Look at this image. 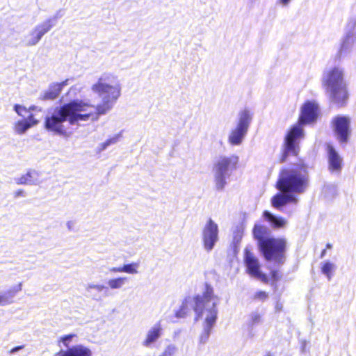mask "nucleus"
Masks as SVG:
<instances>
[{
    "label": "nucleus",
    "instance_id": "f257e3e1",
    "mask_svg": "<svg viewBox=\"0 0 356 356\" xmlns=\"http://www.w3.org/2000/svg\"><path fill=\"white\" fill-rule=\"evenodd\" d=\"M92 90L98 95L103 96L102 103L97 105L95 113H88L85 114L79 113L86 111L87 108H93L94 106L78 100H73L67 103V105L70 107L69 119L70 124H74L79 121L88 120L90 117L97 120L100 115L106 114L111 109L113 104L120 96L121 87L114 75L105 73L92 86Z\"/></svg>",
    "mask_w": 356,
    "mask_h": 356
},
{
    "label": "nucleus",
    "instance_id": "f03ea898",
    "mask_svg": "<svg viewBox=\"0 0 356 356\" xmlns=\"http://www.w3.org/2000/svg\"><path fill=\"white\" fill-rule=\"evenodd\" d=\"M270 231L264 225L256 224L252 235L265 260L282 265L285 261L287 241L284 237L268 236Z\"/></svg>",
    "mask_w": 356,
    "mask_h": 356
},
{
    "label": "nucleus",
    "instance_id": "7ed1b4c3",
    "mask_svg": "<svg viewBox=\"0 0 356 356\" xmlns=\"http://www.w3.org/2000/svg\"><path fill=\"white\" fill-rule=\"evenodd\" d=\"M309 180L306 165L300 163L281 169L275 186L284 193L301 194L307 190Z\"/></svg>",
    "mask_w": 356,
    "mask_h": 356
},
{
    "label": "nucleus",
    "instance_id": "20e7f679",
    "mask_svg": "<svg viewBox=\"0 0 356 356\" xmlns=\"http://www.w3.org/2000/svg\"><path fill=\"white\" fill-rule=\"evenodd\" d=\"M322 86L332 104L338 107L347 104L350 94L344 81L343 69L334 67L326 70L322 78Z\"/></svg>",
    "mask_w": 356,
    "mask_h": 356
},
{
    "label": "nucleus",
    "instance_id": "39448f33",
    "mask_svg": "<svg viewBox=\"0 0 356 356\" xmlns=\"http://www.w3.org/2000/svg\"><path fill=\"white\" fill-rule=\"evenodd\" d=\"M304 138L305 131L302 127L296 124L289 128L284 136L280 163H284L289 155L297 156L299 154L300 141Z\"/></svg>",
    "mask_w": 356,
    "mask_h": 356
},
{
    "label": "nucleus",
    "instance_id": "423d86ee",
    "mask_svg": "<svg viewBox=\"0 0 356 356\" xmlns=\"http://www.w3.org/2000/svg\"><path fill=\"white\" fill-rule=\"evenodd\" d=\"M70 108V106H67V104L57 108L55 113L46 118L44 122L45 128L54 133L65 135L67 134V129L63 124L66 121L69 122Z\"/></svg>",
    "mask_w": 356,
    "mask_h": 356
},
{
    "label": "nucleus",
    "instance_id": "0eeeda50",
    "mask_svg": "<svg viewBox=\"0 0 356 356\" xmlns=\"http://www.w3.org/2000/svg\"><path fill=\"white\" fill-rule=\"evenodd\" d=\"M76 337L75 334H68L60 337L58 339V344L62 343L65 350H60L55 356H92V350L83 344H76L70 346V341Z\"/></svg>",
    "mask_w": 356,
    "mask_h": 356
},
{
    "label": "nucleus",
    "instance_id": "6e6552de",
    "mask_svg": "<svg viewBox=\"0 0 356 356\" xmlns=\"http://www.w3.org/2000/svg\"><path fill=\"white\" fill-rule=\"evenodd\" d=\"M238 162V156H221L214 164L216 181L218 188H222L225 184V177L229 171L236 169Z\"/></svg>",
    "mask_w": 356,
    "mask_h": 356
},
{
    "label": "nucleus",
    "instance_id": "1a4fd4ad",
    "mask_svg": "<svg viewBox=\"0 0 356 356\" xmlns=\"http://www.w3.org/2000/svg\"><path fill=\"white\" fill-rule=\"evenodd\" d=\"M252 117L249 111L245 109L239 113L236 127L233 129L228 137L229 143L232 145H240L246 135Z\"/></svg>",
    "mask_w": 356,
    "mask_h": 356
},
{
    "label": "nucleus",
    "instance_id": "9d476101",
    "mask_svg": "<svg viewBox=\"0 0 356 356\" xmlns=\"http://www.w3.org/2000/svg\"><path fill=\"white\" fill-rule=\"evenodd\" d=\"M243 261L249 275L259 279L264 284L268 283L269 279L267 275L260 270L261 266L258 258L248 248L244 250Z\"/></svg>",
    "mask_w": 356,
    "mask_h": 356
},
{
    "label": "nucleus",
    "instance_id": "9b49d317",
    "mask_svg": "<svg viewBox=\"0 0 356 356\" xmlns=\"http://www.w3.org/2000/svg\"><path fill=\"white\" fill-rule=\"evenodd\" d=\"M214 295L213 289L209 284H205L204 291L202 295H196L193 297L194 306L193 310L195 312V321L202 318L204 309L208 303L216 299Z\"/></svg>",
    "mask_w": 356,
    "mask_h": 356
},
{
    "label": "nucleus",
    "instance_id": "f8f14e48",
    "mask_svg": "<svg viewBox=\"0 0 356 356\" xmlns=\"http://www.w3.org/2000/svg\"><path fill=\"white\" fill-rule=\"evenodd\" d=\"M333 130L341 143H346L351 133L350 120L347 116L337 115L331 122Z\"/></svg>",
    "mask_w": 356,
    "mask_h": 356
},
{
    "label": "nucleus",
    "instance_id": "ddd939ff",
    "mask_svg": "<svg viewBox=\"0 0 356 356\" xmlns=\"http://www.w3.org/2000/svg\"><path fill=\"white\" fill-rule=\"evenodd\" d=\"M318 113V106L317 104L313 102H305L302 108L299 115L297 124L302 127L303 125L314 122Z\"/></svg>",
    "mask_w": 356,
    "mask_h": 356
},
{
    "label": "nucleus",
    "instance_id": "4468645a",
    "mask_svg": "<svg viewBox=\"0 0 356 356\" xmlns=\"http://www.w3.org/2000/svg\"><path fill=\"white\" fill-rule=\"evenodd\" d=\"M203 244L207 251L213 249L218 238V227L211 218L208 220L203 229Z\"/></svg>",
    "mask_w": 356,
    "mask_h": 356
},
{
    "label": "nucleus",
    "instance_id": "2eb2a0df",
    "mask_svg": "<svg viewBox=\"0 0 356 356\" xmlns=\"http://www.w3.org/2000/svg\"><path fill=\"white\" fill-rule=\"evenodd\" d=\"M207 316L204 322V330L200 337L201 343H205L210 335L212 327L216 323L218 316L216 303L213 302L212 306L206 309Z\"/></svg>",
    "mask_w": 356,
    "mask_h": 356
},
{
    "label": "nucleus",
    "instance_id": "dca6fc26",
    "mask_svg": "<svg viewBox=\"0 0 356 356\" xmlns=\"http://www.w3.org/2000/svg\"><path fill=\"white\" fill-rule=\"evenodd\" d=\"M328 170L340 173L343 168V159L331 144L326 145Z\"/></svg>",
    "mask_w": 356,
    "mask_h": 356
},
{
    "label": "nucleus",
    "instance_id": "f3484780",
    "mask_svg": "<svg viewBox=\"0 0 356 356\" xmlns=\"http://www.w3.org/2000/svg\"><path fill=\"white\" fill-rule=\"evenodd\" d=\"M271 205L275 209L281 210L282 208L289 202H296V199L289 193H277L271 198Z\"/></svg>",
    "mask_w": 356,
    "mask_h": 356
},
{
    "label": "nucleus",
    "instance_id": "a211bd4d",
    "mask_svg": "<svg viewBox=\"0 0 356 356\" xmlns=\"http://www.w3.org/2000/svg\"><path fill=\"white\" fill-rule=\"evenodd\" d=\"M53 26L50 20L46 21L42 24L37 26L31 32V40L29 42V44L34 45L38 43L41 38L47 33Z\"/></svg>",
    "mask_w": 356,
    "mask_h": 356
},
{
    "label": "nucleus",
    "instance_id": "6ab92c4d",
    "mask_svg": "<svg viewBox=\"0 0 356 356\" xmlns=\"http://www.w3.org/2000/svg\"><path fill=\"white\" fill-rule=\"evenodd\" d=\"M67 80L60 82L56 83L49 86L48 90L44 92L41 99L42 100H53L58 97L63 88L67 85Z\"/></svg>",
    "mask_w": 356,
    "mask_h": 356
},
{
    "label": "nucleus",
    "instance_id": "aec40b11",
    "mask_svg": "<svg viewBox=\"0 0 356 356\" xmlns=\"http://www.w3.org/2000/svg\"><path fill=\"white\" fill-rule=\"evenodd\" d=\"M161 331L162 328L159 323L153 326L148 331L146 338L143 341V345L147 347L155 342L160 337Z\"/></svg>",
    "mask_w": 356,
    "mask_h": 356
},
{
    "label": "nucleus",
    "instance_id": "412c9836",
    "mask_svg": "<svg viewBox=\"0 0 356 356\" xmlns=\"http://www.w3.org/2000/svg\"><path fill=\"white\" fill-rule=\"evenodd\" d=\"M263 216L268 222L271 223L274 228L282 227L286 224V221L284 218H277L268 211H264L263 212Z\"/></svg>",
    "mask_w": 356,
    "mask_h": 356
},
{
    "label": "nucleus",
    "instance_id": "4be33fe9",
    "mask_svg": "<svg viewBox=\"0 0 356 356\" xmlns=\"http://www.w3.org/2000/svg\"><path fill=\"white\" fill-rule=\"evenodd\" d=\"M138 263H131L129 264H125L120 267H114L111 268V271L113 273H127L129 274L136 273L138 268Z\"/></svg>",
    "mask_w": 356,
    "mask_h": 356
},
{
    "label": "nucleus",
    "instance_id": "5701e85b",
    "mask_svg": "<svg viewBox=\"0 0 356 356\" xmlns=\"http://www.w3.org/2000/svg\"><path fill=\"white\" fill-rule=\"evenodd\" d=\"M31 127V124H29L27 121L19 120L15 124V129L18 134H24L27 129Z\"/></svg>",
    "mask_w": 356,
    "mask_h": 356
},
{
    "label": "nucleus",
    "instance_id": "b1692460",
    "mask_svg": "<svg viewBox=\"0 0 356 356\" xmlns=\"http://www.w3.org/2000/svg\"><path fill=\"white\" fill-rule=\"evenodd\" d=\"M188 311V303L186 300H184L179 309L175 312V316L178 318H184L186 316Z\"/></svg>",
    "mask_w": 356,
    "mask_h": 356
},
{
    "label": "nucleus",
    "instance_id": "393cba45",
    "mask_svg": "<svg viewBox=\"0 0 356 356\" xmlns=\"http://www.w3.org/2000/svg\"><path fill=\"white\" fill-rule=\"evenodd\" d=\"M268 298V293L265 291H257L251 297L252 301L264 302Z\"/></svg>",
    "mask_w": 356,
    "mask_h": 356
},
{
    "label": "nucleus",
    "instance_id": "a878e982",
    "mask_svg": "<svg viewBox=\"0 0 356 356\" xmlns=\"http://www.w3.org/2000/svg\"><path fill=\"white\" fill-rule=\"evenodd\" d=\"M126 280V277H118L110 280L108 284L111 289H119L124 284Z\"/></svg>",
    "mask_w": 356,
    "mask_h": 356
},
{
    "label": "nucleus",
    "instance_id": "bb28decb",
    "mask_svg": "<svg viewBox=\"0 0 356 356\" xmlns=\"http://www.w3.org/2000/svg\"><path fill=\"white\" fill-rule=\"evenodd\" d=\"M333 269L334 265L330 261L325 262L321 267L322 273H324L329 280L332 277V271L333 270Z\"/></svg>",
    "mask_w": 356,
    "mask_h": 356
},
{
    "label": "nucleus",
    "instance_id": "cd10ccee",
    "mask_svg": "<svg viewBox=\"0 0 356 356\" xmlns=\"http://www.w3.org/2000/svg\"><path fill=\"white\" fill-rule=\"evenodd\" d=\"M15 293L12 291H8L6 294H0V305H5L11 302L10 298L14 296Z\"/></svg>",
    "mask_w": 356,
    "mask_h": 356
},
{
    "label": "nucleus",
    "instance_id": "c85d7f7f",
    "mask_svg": "<svg viewBox=\"0 0 356 356\" xmlns=\"http://www.w3.org/2000/svg\"><path fill=\"white\" fill-rule=\"evenodd\" d=\"M32 181V174L30 172H28L26 174L21 176L19 178L18 184H28L31 183Z\"/></svg>",
    "mask_w": 356,
    "mask_h": 356
},
{
    "label": "nucleus",
    "instance_id": "c756f323",
    "mask_svg": "<svg viewBox=\"0 0 356 356\" xmlns=\"http://www.w3.org/2000/svg\"><path fill=\"white\" fill-rule=\"evenodd\" d=\"M261 321V316L259 314L252 313L250 315L249 322L251 325H254L256 324H258Z\"/></svg>",
    "mask_w": 356,
    "mask_h": 356
},
{
    "label": "nucleus",
    "instance_id": "7c9ffc66",
    "mask_svg": "<svg viewBox=\"0 0 356 356\" xmlns=\"http://www.w3.org/2000/svg\"><path fill=\"white\" fill-rule=\"evenodd\" d=\"M175 353V348L173 347H167L163 353L159 356H173Z\"/></svg>",
    "mask_w": 356,
    "mask_h": 356
},
{
    "label": "nucleus",
    "instance_id": "2f4dec72",
    "mask_svg": "<svg viewBox=\"0 0 356 356\" xmlns=\"http://www.w3.org/2000/svg\"><path fill=\"white\" fill-rule=\"evenodd\" d=\"M280 275L277 270H273L270 271V280L273 282H277L280 280Z\"/></svg>",
    "mask_w": 356,
    "mask_h": 356
},
{
    "label": "nucleus",
    "instance_id": "473e14b6",
    "mask_svg": "<svg viewBox=\"0 0 356 356\" xmlns=\"http://www.w3.org/2000/svg\"><path fill=\"white\" fill-rule=\"evenodd\" d=\"M25 120L27 121L29 124H31V127L36 125L39 122V120H35L32 114L29 115Z\"/></svg>",
    "mask_w": 356,
    "mask_h": 356
},
{
    "label": "nucleus",
    "instance_id": "72a5a7b5",
    "mask_svg": "<svg viewBox=\"0 0 356 356\" xmlns=\"http://www.w3.org/2000/svg\"><path fill=\"white\" fill-rule=\"evenodd\" d=\"M348 49V46L346 44H342V45L341 46L339 51H338V54H337V56L339 58H340L343 54Z\"/></svg>",
    "mask_w": 356,
    "mask_h": 356
},
{
    "label": "nucleus",
    "instance_id": "f704fd0d",
    "mask_svg": "<svg viewBox=\"0 0 356 356\" xmlns=\"http://www.w3.org/2000/svg\"><path fill=\"white\" fill-rule=\"evenodd\" d=\"M24 190H22V189H19V190H17L14 193V196L15 197H20V196H24Z\"/></svg>",
    "mask_w": 356,
    "mask_h": 356
},
{
    "label": "nucleus",
    "instance_id": "c9c22d12",
    "mask_svg": "<svg viewBox=\"0 0 356 356\" xmlns=\"http://www.w3.org/2000/svg\"><path fill=\"white\" fill-rule=\"evenodd\" d=\"M24 347V346L22 345V346H16V347H14L13 348H12L10 350V353H14L16 351H18L19 350H22L23 349Z\"/></svg>",
    "mask_w": 356,
    "mask_h": 356
},
{
    "label": "nucleus",
    "instance_id": "e433bc0d",
    "mask_svg": "<svg viewBox=\"0 0 356 356\" xmlns=\"http://www.w3.org/2000/svg\"><path fill=\"white\" fill-rule=\"evenodd\" d=\"M117 139L115 138H109L108 140H106V144H108V145H111V144H113L116 142Z\"/></svg>",
    "mask_w": 356,
    "mask_h": 356
},
{
    "label": "nucleus",
    "instance_id": "4c0bfd02",
    "mask_svg": "<svg viewBox=\"0 0 356 356\" xmlns=\"http://www.w3.org/2000/svg\"><path fill=\"white\" fill-rule=\"evenodd\" d=\"M107 146H108V144H106V142H104L103 143L101 144V146L99 147V150H104Z\"/></svg>",
    "mask_w": 356,
    "mask_h": 356
},
{
    "label": "nucleus",
    "instance_id": "58836bf2",
    "mask_svg": "<svg viewBox=\"0 0 356 356\" xmlns=\"http://www.w3.org/2000/svg\"><path fill=\"white\" fill-rule=\"evenodd\" d=\"M19 108H21V106L19 105L15 106V110L18 114H19Z\"/></svg>",
    "mask_w": 356,
    "mask_h": 356
},
{
    "label": "nucleus",
    "instance_id": "ea45409f",
    "mask_svg": "<svg viewBox=\"0 0 356 356\" xmlns=\"http://www.w3.org/2000/svg\"><path fill=\"white\" fill-rule=\"evenodd\" d=\"M325 254H326V250H325V249H324V250L321 252V258H322V257H323L325 255Z\"/></svg>",
    "mask_w": 356,
    "mask_h": 356
},
{
    "label": "nucleus",
    "instance_id": "a19ab883",
    "mask_svg": "<svg viewBox=\"0 0 356 356\" xmlns=\"http://www.w3.org/2000/svg\"><path fill=\"white\" fill-rule=\"evenodd\" d=\"M281 3H283L284 5H286L288 3V2L289 1V0H280Z\"/></svg>",
    "mask_w": 356,
    "mask_h": 356
},
{
    "label": "nucleus",
    "instance_id": "79ce46f5",
    "mask_svg": "<svg viewBox=\"0 0 356 356\" xmlns=\"http://www.w3.org/2000/svg\"><path fill=\"white\" fill-rule=\"evenodd\" d=\"M332 245L330 244V243H327L326 244V248H332Z\"/></svg>",
    "mask_w": 356,
    "mask_h": 356
},
{
    "label": "nucleus",
    "instance_id": "37998d69",
    "mask_svg": "<svg viewBox=\"0 0 356 356\" xmlns=\"http://www.w3.org/2000/svg\"><path fill=\"white\" fill-rule=\"evenodd\" d=\"M19 290H21V286H19V289L17 291H19Z\"/></svg>",
    "mask_w": 356,
    "mask_h": 356
},
{
    "label": "nucleus",
    "instance_id": "c03bdc74",
    "mask_svg": "<svg viewBox=\"0 0 356 356\" xmlns=\"http://www.w3.org/2000/svg\"><path fill=\"white\" fill-rule=\"evenodd\" d=\"M266 356H271V355H266Z\"/></svg>",
    "mask_w": 356,
    "mask_h": 356
}]
</instances>
